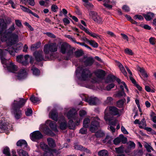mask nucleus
Segmentation results:
<instances>
[{"label": "nucleus", "instance_id": "f257e3e1", "mask_svg": "<svg viewBox=\"0 0 156 156\" xmlns=\"http://www.w3.org/2000/svg\"><path fill=\"white\" fill-rule=\"evenodd\" d=\"M58 45L55 42L49 43L44 46L43 51L45 54L44 57L43 55L42 51H36L33 54L37 61L43 60L46 61L56 59L57 58L56 54L54 52L58 50Z\"/></svg>", "mask_w": 156, "mask_h": 156}, {"label": "nucleus", "instance_id": "f03ea898", "mask_svg": "<svg viewBox=\"0 0 156 156\" xmlns=\"http://www.w3.org/2000/svg\"><path fill=\"white\" fill-rule=\"evenodd\" d=\"M67 116L69 120L67 126V122L64 117H62V121L60 123L59 127L62 130L65 129L68 126L69 129H74L76 125L78 126L80 124V119H79L77 115V111L74 108L70 110L67 113Z\"/></svg>", "mask_w": 156, "mask_h": 156}, {"label": "nucleus", "instance_id": "7ed1b4c3", "mask_svg": "<svg viewBox=\"0 0 156 156\" xmlns=\"http://www.w3.org/2000/svg\"><path fill=\"white\" fill-rule=\"evenodd\" d=\"M15 30L14 25L13 24L7 30V32L0 31V38L2 42H5L8 46L16 44L19 41L18 32L12 33Z\"/></svg>", "mask_w": 156, "mask_h": 156}, {"label": "nucleus", "instance_id": "20e7f679", "mask_svg": "<svg viewBox=\"0 0 156 156\" xmlns=\"http://www.w3.org/2000/svg\"><path fill=\"white\" fill-rule=\"evenodd\" d=\"M16 49L11 46L9 47L7 49H0V58L2 63L6 65L7 69L9 71L12 73H14L16 71L17 67L12 62H9V63L8 64L7 62V60L4 58V56L8 53L14 56L16 52Z\"/></svg>", "mask_w": 156, "mask_h": 156}, {"label": "nucleus", "instance_id": "39448f33", "mask_svg": "<svg viewBox=\"0 0 156 156\" xmlns=\"http://www.w3.org/2000/svg\"><path fill=\"white\" fill-rule=\"evenodd\" d=\"M104 119L106 121H109L110 124L115 125L117 120L113 115H119V110L114 106L107 107L105 111Z\"/></svg>", "mask_w": 156, "mask_h": 156}, {"label": "nucleus", "instance_id": "423d86ee", "mask_svg": "<svg viewBox=\"0 0 156 156\" xmlns=\"http://www.w3.org/2000/svg\"><path fill=\"white\" fill-rule=\"evenodd\" d=\"M76 76L79 81L88 80L91 77L92 74L89 69L79 66L75 72Z\"/></svg>", "mask_w": 156, "mask_h": 156}, {"label": "nucleus", "instance_id": "0eeeda50", "mask_svg": "<svg viewBox=\"0 0 156 156\" xmlns=\"http://www.w3.org/2000/svg\"><path fill=\"white\" fill-rule=\"evenodd\" d=\"M27 99L19 98L17 101L14 100L12 105L11 111L17 119L20 118L21 111L20 109L24 105Z\"/></svg>", "mask_w": 156, "mask_h": 156}, {"label": "nucleus", "instance_id": "6e6552de", "mask_svg": "<svg viewBox=\"0 0 156 156\" xmlns=\"http://www.w3.org/2000/svg\"><path fill=\"white\" fill-rule=\"evenodd\" d=\"M48 126L54 131H58L56 122L49 120H48L46 122L45 124H42L40 125V129L46 135L52 136H54L55 135V133L48 127Z\"/></svg>", "mask_w": 156, "mask_h": 156}, {"label": "nucleus", "instance_id": "1a4fd4ad", "mask_svg": "<svg viewBox=\"0 0 156 156\" xmlns=\"http://www.w3.org/2000/svg\"><path fill=\"white\" fill-rule=\"evenodd\" d=\"M59 48L61 53L63 54H66L69 58L72 57L73 55V51L75 49L71 47L67 43L61 42Z\"/></svg>", "mask_w": 156, "mask_h": 156}, {"label": "nucleus", "instance_id": "9d476101", "mask_svg": "<svg viewBox=\"0 0 156 156\" xmlns=\"http://www.w3.org/2000/svg\"><path fill=\"white\" fill-rule=\"evenodd\" d=\"M90 130L91 132H94L100 126L99 121L100 119L97 117H91Z\"/></svg>", "mask_w": 156, "mask_h": 156}, {"label": "nucleus", "instance_id": "9b49d317", "mask_svg": "<svg viewBox=\"0 0 156 156\" xmlns=\"http://www.w3.org/2000/svg\"><path fill=\"white\" fill-rule=\"evenodd\" d=\"M137 71L141 78L144 81H147L149 76L144 68L140 67L137 65Z\"/></svg>", "mask_w": 156, "mask_h": 156}, {"label": "nucleus", "instance_id": "f8f14e48", "mask_svg": "<svg viewBox=\"0 0 156 156\" xmlns=\"http://www.w3.org/2000/svg\"><path fill=\"white\" fill-rule=\"evenodd\" d=\"M127 148L125 150V152L131 155H135L136 154V151L133 152L130 150L135 148L136 145L133 142L129 141L127 143Z\"/></svg>", "mask_w": 156, "mask_h": 156}, {"label": "nucleus", "instance_id": "ddd939ff", "mask_svg": "<svg viewBox=\"0 0 156 156\" xmlns=\"http://www.w3.org/2000/svg\"><path fill=\"white\" fill-rule=\"evenodd\" d=\"M137 124H139V127L141 129H144L148 132H151L152 131V129L149 127H146V123L145 119L143 118L141 121L137 119Z\"/></svg>", "mask_w": 156, "mask_h": 156}, {"label": "nucleus", "instance_id": "4468645a", "mask_svg": "<svg viewBox=\"0 0 156 156\" xmlns=\"http://www.w3.org/2000/svg\"><path fill=\"white\" fill-rule=\"evenodd\" d=\"M84 96V98H83V100L88 103L90 105H96L99 101L97 98L94 96L88 97L87 98Z\"/></svg>", "mask_w": 156, "mask_h": 156}, {"label": "nucleus", "instance_id": "2eb2a0df", "mask_svg": "<svg viewBox=\"0 0 156 156\" xmlns=\"http://www.w3.org/2000/svg\"><path fill=\"white\" fill-rule=\"evenodd\" d=\"M120 84V88L122 89V91H118L117 94H116V96L117 97H120L121 96L125 97L126 95V94L123 91L124 87H125L127 92L129 90L126 85L124 82L122 81Z\"/></svg>", "mask_w": 156, "mask_h": 156}, {"label": "nucleus", "instance_id": "dca6fc26", "mask_svg": "<svg viewBox=\"0 0 156 156\" xmlns=\"http://www.w3.org/2000/svg\"><path fill=\"white\" fill-rule=\"evenodd\" d=\"M43 135L39 131H34L31 133L30 137L31 139L33 141H35L43 137Z\"/></svg>", "mask_w": 156, "mask_h": 156}, {"label": "nucleus", "instance_id": "f3484780", "mask_svg": "<svg viewBox=\"0 0 156 156\" xmlns=\"http://www.w3.org/2000/svg\"><path fill=\"white\" fill-rule=\"evenodd\" d=\"M80 62L83 63L86 66H90L94 63V60L92 57L84 56L82 59H80Z\"/></svg>", "mask_w": 156, "mask_h": 156}, {"label": "nucleus", "instance_id": "a211bd4d", "mask_svg": "<svg viewBox=\"0 0 156 156\" xmlns=\"http://www.w3.org/2000/svg\"><path fill=\"white\" fill-rule=\"evenodd\" d=\"M27 72L25 69H21L19 71L16 76L19 80L23 79L27 76Z\"/></svg>", "mask_w": 156, "mask_h": 156}, {"label": "nucleus", "instance_id": "6ab92c4d", "mask_svg": "<svg viewBox=\"0 0 156 156\" xmlns=\"http://www.w3.org/2000/svg\"><path fill=\"white\" fill-rule=\"evenodd\" d=\"M94 73L97 78L101 79H103L105 75V71L101 69H98L94 71Z\"/></svg>", "mask_w": 156, "mask_h": 156}, {"label": "nucleus", "instance_id": "aec40b11", "mask_svg": "<svg viewBox=\"0 0 156 156\" xmlns=\"http://www.w3.org/2000/svg\"><path fill=\"white\" fill-rule=\"evenodd\" d=\"M49 117L57 121L58 120V113L55 109H53L49 113Z\"/></svg>", "mask_w": 156, "mask_h": 156}, {"label": "nucleus", "instance_id": "412c9836", "mask_svg": "<svg viewBox=\"0 0 156 156\" xmlns=\"http://www.w3.org/2000/svg\"><path fill=\"white\" fill-rule=\"evenodd\" d=\"M142 15L146 21H149L154 17L155 14L151 12H148L146 13H143Z\"/></svg>", "mask_w": 156, "mask_h": 156}, {"label": "nucleus", "instance_id": "4be33fe9", "mask_svg": "<svg viewBox=\"0 0 156 156\" xmlns=\"http://www.w3.org/2000/svg\"><path fill=\"white\" fill-rule=\"evenodd\" d=\"M115 80L119 84L122 82L119 79L116 78L113 75H109L108 76L107 78V80H106V82L107 83H109L113 82Z\"/></svg>", "mask_w": 156, "mask_h": 156}, {"label": "nucleus", "instance_id": "5701e85b", "mask_svg": "<svg viewBox=\"0 0 156 156\" xmlns=\"http://www.w3.org/2000/svg\"><path fill=\"white\" fill-rule=\"evenodd\" d=\"M28 2L29 4L31 6H34L35 4L34 0H20V3L26 5Z\"/></svg>", "mask_w": 156, "mask_h": 156}, {"label": "nucleus", "instance_id": "b1692460", "mask_svg": "<svg viewBox=\"0 0 156 156\" xmlns=\"http://www.w3.org/2000/svg\"><path fill=\"white\" fill-rule=\"evenodd\" d=\"M17 146L21 147L22 148H24L27 147V144L26 141L24 140H19L16 143Z\"/></svg>", "mask_w": 156, "mask_h": 156}, {"label": "nucleus", "instance_id": "393cba45", "mask_svg": "<svg viewBox=\"0 0 156 156\" xmlns=\"http://www.w3.org/2000/svg\"><path fill=\"white\" fill-rule=\"evenodd\" d=\"M16 61L21 63L22 65L26 66V63H27L26 61H24V58L23 55H20L17 56Z\"/></svg>", "mask_w": 156, "mask_h": 156}, {"label": "nucleus", "instance_id": "a878e982", "mask_svg": "<svg viewBox=\"0 0 156 156\" xmlns=\"http://www.w3.org/2000/svg\"><path fill=\"white\" fill-rule=\"evenodd\" d=\"M40 146L45 151L48 152V151H50L51 150L48 145L44 142L41 143Z\"/></svg>", "mask_w": 156, "mask_h": 156}, {"label": "nucleus", "instance_id": "bb28decb", "mask_svg": "<svg viewBox=\"0 0 156 156\" xmlns=\"http://www.w3.org/2000/svg\"><path fill=\"white\" fill-rule=\"evenodd\" d=\"M125 67L128 73L130 75L129 78L130 80H131L132 83L135 85V86H136V81L132 77V72L127 66H126Z\"/></svg>", "mask_w": 156, "mask_h": 156}, {"label": "nucleus", "instance_id": "cd10ccee", "mask_svg": "<svg viewBox=\"0 0 156 156\" xmlns=\"http://www.w3.org/2000/svg\"><path fill=\"white\" fill-rule=\"evenodd\" d=\"M125 67L128 73L130 75L129 78L130 80H131L132 83L135 85V86H136V81L132 77V72L127 66H126Z\"/></svg>", "mask_w": 156, "mask_h": 156}, {"label": "nucleus", "instance_id": "c85d7f7f", "mask_svg": "<svg viewBox=\"0 0 156 156\" xmlns=\"http://www.w3.org/2000/svg\"><path fill=\"white\" fill-rule=\"evenodd\" d=\"M47 141L48 144L50 147H55L56 144L53 139L51 138H49L47 139Z\"/></svg>", "mask_w": 156, "mask_h": 156}, {"label": "nucleus", "instance_id": "c756f323", "mask_svg": "<svg viewBox=\"0 0 156 156\" xmlns=\"http://www.w3.org/2000/svg\"><path fill=\"white\" fill-rule=\"evenodd\" d=\"M17 151L19 156H29L28 153L23 149L17 150Z\"/></svg>", "mask_w": 156, "mask_h": 156}, {"label": "nucleus", "instance_id": "7c9ffc66", "mask_svg": "<svg viewBox=\"0 0 156 156\" xmlns=\"http://www.w3.org/2000/svg\"><path fill=\"white\" fill-rule=\"evenodd\" d=\"M90 122V119L88 118H86L84 119L83 123V127L88 128L89 126Z\"/></svg>", "mask_w": 156, "mask_h": 156}, {"label": "nucleus", "instance_id": "2f4dec72", "mask_svg": "<svg viewBox=\"0 0 156 156\" xmlns=\"http://www.w3.org/2000/svg\"><path fill=\"white\" fill-rule=\"evenodd\" d=\"M24 58V61H26V65L28 63V58H30V62L31 63H33L34 62V58L32 57H30V56L28 55H25Z\"/></svg>", "mask_w": 156, "mask_h": 156}, {"label": "nucleus", "instance_id": "473e14b6", "mask_svg": "<svg viewBox=\"0 0 156 156\" xmlns=\"http://www.w3.org/2000/svg\"><path fill=\"white\" fill-rule=\"evenodd\" d=\"M30 99L34 104H38L40 102V99L39 98L35 97L33 95L30 97Z\"/></svg>", "mask_w": 156, "mask_h": 156}, {"label": "nucleus", "instance_id": "72a5a7b5", "mask_svg": "<svg viewBox=\"0 0 156 156\" xmlns=\"http://www.w3.org/2000/svg\"><path fill=\"white\" fill-rule=\"evenodd\" d=\"M98 155L99 156H108V152L106 150H103L98 152Z\"/></svg>", "mask_w": 156, "mask_h": 156}, {"label": "nucleus", "instance_id": "f704fd0d", "mask_svg": "<svg viewBox=\"0 0 156 156\" xmlns=\"http://www.w3.org/2000/svg\"><path fill=\"white\" fill-rule=\"evenodd\" d=\"M83 54V52L82 50H78L75 51L74 53H73V55L71 57H73L74 56L76 57H78L82 55Z\"/></svg>", "mask_w": 156, "mask_h": 156}, {"label": "nucleus", "instance_id": "c9c22d12", "mask_svg": "<svg viewBox=\"0 0 156 156\" xmlns=\"http://www.w3.org/2000/svg\"><path fill=\"white\" fill-rule=\"evenodd\" d=\"M41 42H39L35 44L32 45L31 47V50L32 51H34L37 49L39 48L41 45Z\"/></svg>", "mask_w": 156, "mask_h": 156}, {"label": "nucleus", "instance_id": "e433bc0d", "mask_svg": "<svg viewBox=\"0 0 156 156\" xmlns=\"http://www.w3.org/2000/svg\"><path fill=\"white\" fill-rule=\"evenodd\" d=\"M144 147L146 148L147 151L148 152H151V150H152L153 151H155L154 150L153 148L152 147H151L150 145L149 144L147 143H145L144 145Z\"/></svg>", "mask_w": 156, "mask_h": 156}, {"label": "nucleus", "instance_id": "4c0bfd02", "mask_svg": "<svg viewBox=\"0 0 156 156\" xmlns=\"http://www.w3.org/2000/svg\"><path fill=\"white\" fill-rule=\"evenodd\" d=\"M3 153L6 156H11L9 149L7 147H6L4 148L3 150Z\"/></svg>", "mask_w": 156, "mask_h": 156}, {"label": "nucleus", "instance_id": "58836bf2", "mask_svg": "<svg viewBox=\"0 0 156 156\" xmlns=\"http://www.w3.org/2000/svg\"><path fill=\"white\" fill-rule=\"evenodd\" d=\"M90 18L92 19L93 20L98 15L96 12L94 11H90L89 13Z\"/></svg>", "mask_w": 156, "mask_h": 156}, {"label": "nucleus", "instance_id": "ea45409f", "mask_svg": "<svg viewBox=\"0 0 156 156\" xmlns=\"http://www.w3.org/2000/svg\"><path fill=\"white\" fill-rule=\"evenodd\" d=\"M31 70L33 71V74L34 75L38 76L40 74V71L37 68L33 67Z\"/></svg>", "mask_w": 156, "mask_h": 156}, {"label": "nucleus", "instance_id": "a19ab883", "mask_svg": "<svg viewBox=\"0 0 156 156\" xmlns=\"http://www.w3.org/2000/svg\"><path fill=\"white\" fill-rule=\"evenodd\" d=\"M7 129V127L5 123V122H3L1 119V122L0 121V129L2 130H4Z\"/></svg>", "mask_w": 156, "mask_h": 156}, {"label": "nucleus", "instance_id": "79ce46f5", "mask_svg": "<svg viewBox=\"0 0 156 156\" xmlns=\"http://www.w3.org/2000/svg\"><path fill=\"white\" fill-rule=\"evenodd\" d=\"M125 101V99H122L119 100L117 102V106L120 108L122 107L124 104V103Z\"/></svg>", "mask_w": 156, "mask_h": 156}, {"label": "nucleus", "instance_id": "37998d69", "mask_svg": "<svg viewBox=\"0 0 156 156\" xmlns=\"http://www.w3.org/2000/svg\"><path fill=\"white\" fill-rule=\"evenodd\" d=\"M119 66L122 72L124 74V75L125 76H127V73L124 67H123V66L121 63H119Z\"/></svg>", "mask_w": 156, "mask_h": 156}, {"label": "nucleus", "instance_id": "c03bdc74", "mask_svg": "<svg viewBox=\"0 0 156 156\" xmlns=\"http://www.w3.org/2000/svg\"><path fill=\"white\" fill-rule=\"evenodd\" d=\"M119 66L122 72L124 74V75L125 76H127V73L124 67H123V66L121 63H119Z\"/></svg>", "mask_w": 156, "mask_h": 156}, {"label": "nucleus", "instance_id": "a18cd8bd", "mask_svg": "<svg viewBox=\"0 0 156 156\" xmlns=\"http://www.w3.org/2000/svg\"><path fill=\"white\" fill-rule=\"evenodd\" d=\"M104 133L101 130H99L96 133L95 135L97 137H101L104 136Z\"/></svg>", "mask_w": 156, "mask_h": 156}, {"label": "nucleus", "instance_id": "49530a36", "mask_svg": "<svg viewBox=\"0 0 156 156\" xmlns=\"http://www.w3.org/2000/svg\"><path fill=\"white\" fill-rule=\"evenodd\" d=\"M94 20L98 24H101L103 22L102 18L98 15L97 16Z\"/></svg>", "mask_w": 156, "mask_h": 156}, {"label": "nucleus", "instance_id": "de8ad7c7", "mask_svg": "<svg viewBox=\"0 0 156 156\" xmlns=\"http://www.w3.org/2000/svg\"><path fill=\"white\" fill-rule=\"evenodd\" d=\"M89 43L90 45L94 48H96L98 46V44L94 40H90Z\"/></svg>", "mask_w": 156, "mask_h": 156}, {"label": "nucleus", "instance_id": "09e8293b", "mask_svg": "<svg viewBox=\"0 0 156 156\" xmlns=\"http://www.w3.org/2000/svg\"><path fill=\"white\" fill-rule=\"evenodd\" d=\"M139 26L144 28V29L147 30H150L151 29V27L149 25L144 24H140Z\"/></svg>", "mask_w": 156, "mask_h": 156}, {"label": "nucleus", "instance_id": "8fccbe9b", "mask_svg": "<svg viewBox=\"0 0 156 156\" xmlns=\"http://www.w3.org/2000/svg\"><path fill=\"white\" fill-rule=\"evenodd\" d=\"M114 86H115V85L114 84L111 83L110 84L108 85L107 86V87L105 88V89L104 88H103L102 87H101V89L102 90V89L106 90L109 91V90H110L111 89L113 88L114 87Z\"/></svg>", "mask_w": 156, "mask_h": 156}, {"label": "nucleus", "instance_id": "3c124183", "mask_svg": "<svg viewBox=\"0 0 156 156\" xmlns=\"http://www.w3.org/2000/svg\"><path fill=\"white\" fill-rule=\"evenodd\" d=\"M115 150L116 152L118 153H122L124 151L123 147L122 146H121L118 148H116Z\"/></svg>", "mask_w": 156, "mask_h": 156}, {"label": "nucleus", "instance_id": "603ef678", "mask_svg": "<svg viewBox=\"0 0 156 156\" xmlns=\"http://www.w3.org/2000/svg\"><path fill=\"white\" fill-rule=\"evenodd\" d=\"M20 6L22 9V10L24 12H27L28 13H29L31 10L28 8L23 6L22 5H20Z\"/></svg>", "mask_w": 156, "mask_h": 156}, {"label": "nucleus", "instance_id": "864d4df0", "mask_svg": "<svg viewBox=\"0 0 156 156\" xmlns=\"http://www.w3.org/2000/svg\"><path fill=\"white\" fill-rule=\"evenodd\" d=\"M87 127H83L81 128L80 130V133L82 134H86L87 132Z\"/></svg>", "mask_w": 156, "mask_h": 156}, {"label": "nucleus", "instance_id": "5fc2aeb1", "mask_svg": "<svg viewBox=\"0 0 156 156\" xmlns=\"http://www.w3.org/2000/svg\"><path fill=\"white\" fill-rule=\"evenodd\" d=\"M87 112L86 111L83 110H81L79 112V114L80 116L81 117H83L85 115H87Z\"/></svg>", "mask_w": 156, "mask_h": 156}, {"label": "nucleus", "instance_id": "6e6d98bb", "mask_svg": "<svg viewBox=\"0 0 156 156\" xmlns=\"http://www.w3.org/2000/svg\"><path fill=\"white\" fill-rule=\"evenodd\" d=\"M87 33L88 34V35H90L91 36L94 38H97L98 37V34L94 33H92L91 31H90L89 30Z\"/></svg>", "mask_w": 156, "mask_h": 156}, {"label": "nucleus", "instance_id": "4d7b16f0", "mask_svg": "<svg viewBox=\"0 0 156 156\" xmlns=\"http://www.w3.org/2000/svg\"><path fill=\"white\" fill-rule=\"evenodd\" d=\"M55 150L54 149L52 150L51 151L50 150V151H48V152H46V153H44L43 156H54L52 153Z\"/></svg>", "mask_w": 156, "mask_h": 156}, {"label": "nucleus", "instance_id": "13d9d810", "mask_svg": "<svg viewBox=\"0 0 156 156\" xmlns=\"http://www.w3.org/2000/svg\"><path fill=\"white\" fill-rule=\"evenodd\" d=\"M120 136L121 140V142L123 144L126 143L127 141V138L124 137L123 135H120Z\"/></svg>", "mask_w": 156, "mask_h": 156}, {"label": "nucleus", "instance_id": "bf43d9fd", "mask_svg": "<svg viewBox=\"0 0 156 156\" xmlns=\"http://www.w3.org/2000/svg\"><path fill=\"white\" fill-rule=\"evenodd\" d=\"M114 143L115 145L118 144L121 142V140L120 138V135L118 137L115 138L114 141Z\"/></svg>", "mask_w": 156, "mask_h": 156}, {"label": "nucleus", "instance_id": "052dcab7", "mask_svg": "<svg viewBox=\"0 0 156 156\" xmlns=\"http://www.w3.org/2000/svg\"><path fill=\"white\" fill-rule=\"evenodd\" d=\"M126 18L128 20L130 21L133 24H136V22L133 19H131V17L129 15H126L125 16Z\"/></svg>", "mask_w": 156, "mask_h": 156}, {"label": "nucleus", "instance_id": "680f3d73", "mask_svg": "<svg viewBox=\"0 0 156 156\" xmlns=\"http://www.w3.org/2000/svg\"><path fill=\"white\" fill-rule=\"evenodd\" d=\"M106 122H108L110 126V127H108V129H109L110 130H111L112 133H114L115 131V128L112 126H115L116 123L115 125H112L110 124V122L109 121H106Z\"/></svg>", "mask_w": 156, "mask_h": 156}, {"label": "nucleus", "instance_id": "e2e57ef3", "mask_svg": "<svg viewBox=\"0 0 156 156\" xmlns=\"http://www.w3.org/2000/svg\"><path fill=\"white\" fill-rule=\"evenodd\" d=\"M113 100V99L112 97H109L107 98L105 102L106 103L110 104L112 103Z\"/></svg>", "mask_w": 156, "mask_h": 156}, {"label": "nucleus", "instance_id": "0e129e2a", "mask_svg": "<svg viewBox=\"0 0 156 156\" xmlns=\"http://www.w3.org/2000/svg\"><path fill=\"white\" fill-rule=\"evenodd\" d=\"M126 54H128L130 55H132L133 54V52L132 50L128 48H126L124 51Z\"/></svg>", "mask_w": 156, "mask_h": 156}, {"label": "nucleus", "instance_id": "69168bd1", "mask_svg": "<svg viewBox=\"0 0 156 156\" xmlns=\"http://www.w3.org/2000/svg\"><path fill=\"white\" fill-rule=\"evenodd\" d=\"M51 9L52 11L55 12L58 9V7L56 5L53 4L51 5Z\"/></svg>", "mask_w": 156, "mask_h": 156}, {"label": "nucleus", "instance_id": "338daca9", "mask_svg": "<svg viewBox=\"0 0 156 156\" xmlns=\"http://www.w3.org/2000/svg\"><path fill=\"white\" fill-rule=\"evenodd\" d=\"M76 150L83 151L84 147L80 145H76L74 146Z\"/></svg>", "mask_w": 156, "mask_h": 156}, {"label": "nucleus", "instance_id": "774afa93", "mask_svg": "<svg viewBox=\"0 0 156 156\" xmlns=\"http://www.w3.org/2000/svg\"><path fill=\"white\" fill-rule=\"evenodd\" d=\"M79 27L81 29L83 30L86 33H87V31L89 30V29H88L86 28L85 27H84L83 25H82L81 24H79Z\"/></svg>", "mask_w": 156, "mask_h": 156}]
</instances>
